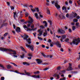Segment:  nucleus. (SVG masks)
I'll use <instances>...</instances> for the list:
<instances>
[{
    "label": "nucleus",
    "mask_w": 80,
    "mask_h": 80,
    "mask_svg": "<svg viewBox=\"0 0 80 80\" xmlns=\"http://www.w3.org/2000/svg\"><path fill=\"white\" fill-rule=\"evenodd\" d=\"M0 50L2 52H13V53H9L11 55H17V52L15 51L12 50L10 49H6L3 48H0Z\"/></svg>",
    "instance_id": "1"
},
{
    "label": "nucleus",
    "mask_w": 80,
    "mask_h": 80,
    "mask_svg": "<svg viewBox=\"0 0 80 80\" xmlns=\"http://www.w3.org/2000/svg\"><path fill=\"white\" fill-rule=\"evenodd\" d=\"M23 27L24 29H26V30H35L37 29V28H34V25H31V27L32 29L29 28L28 27H27L26 25H24L23 26Z\"/></svg>",
    "instance_id": "2"
},
{
    "label": "nucleus",
    "mask_w": 80,
    "mask_h": 80,
    "mask_svg": "<svg viewBox=\"0 0 80 80\" xmlns=\"http://www.w3.org/2000/svg\"><path fill=\"white\" fill-rule=\"evenodd\" d=\"M58 1H56L55 2L53 1L52 2V4L53 5L55 3V6L57 9H59L60 8V6L58 4Z\"/></svg>",
    "instance_id": "3"
},
{
    "label": "nucleus",
    "mask_w": 80,
    "mask_h": 80,
    "mask_svg": "<svg viewBox=\"0 0 80 80\" xmlns=\"http://www.w3.org/2000/svg\"><path fill=\"white\" fill-rule=\"evenodd\" d=\"M80 40L78 41V39H74L72 41L73 44L76 45H78V43H80Z\"/></svg>",
    "instance_id": "4"
},
{
    "label": "nucleus",
    "mask_w": 80,
    "mask_h": 80,
    "mask_svg": "<svg viewBox=\"0 0 80 80\" xmlns=\"http://www.w3.org/2000/svg\"><path fill=\"white\" fill-rule=\"evenodd\" d=\"M26 46L28 48H30L32 52H33V46L29 45L27 44H26Z\"/></svg>",
    "instance_id": "5"
},
{
    "label": "nucleus",
    "mask_w": 80,
    "mask_h": 80,
    "mask_svg": "<svg viewBox=\"0 0 80 80\" xmlns=\"http://www.w3.org/2000/svg\"><path fill=\"white\" fill-rule=\"evenodd\" d=\"M19 13V12L17 13L16 12H13L14 18L15 19L16 18V17H17V18H18V16L20 15H19L18 14V13Z\"/></svg>",
    "instance_id": "6"
},
{
    "label": "nucleus",
    "mask_w": 80,
    "mask_h": 80,
    "mask_svg": "<svg viewBox=\"0 0 80 80\" xmlns=\"http://www.w3.org/2000/svg\"><path fill=\"white\" fill-rule=\"evenodd\" d=\"M48 22H49V23H50V30H53L54 29V27H53V26L52 25V21L50 20L48 21Z\"/></svg>",
    "instance_id": "7"
},
{
    "label": "nucleus",
    "mask_w": 80,
    "mask_h": 80,
    "mask_svg": "<svg viewBox=\"0 0 80 80\" xmlns=\"http://www.w3.org/2000/svg\"><path fill=\"white\" fill-rule=\"evenodd\" d=\"M57 32L59 34H64L65 33L64 30H58Z\"/></svg>",
    "instance_id": "8"
},
{
    "label": "nucleus",
    "mask_w": 80,
    "mask_h": 80,
    "mask_svg": "<svg viewBox=\"0 0 80 80\" xmlns=\"http://www.w3.org/2000/svg\"><path fill=\"white\" fill-rule=\"evenodd\" d=\"M29 19H30V21L28 22V23H32L33 22V19L30 16L29 17Z\"/></svg>",
    "instance_id": "9"
},
{
    "label": "nucleus",
    "mask_w": 80,
    "mask_h": 80,
    "mask_svg": "<svg viewBox=\"0 0 80 80\" xmlns=\"http://www.w3.org/2000/svg\"><path fill=\"white\" fill-rule=\"evenodd\" d=\"M55 44L56 45H57V46H58V47H59V48H61L62 47L61 46V44H60V43H59V42L58 41L56 42H55Z\"/></svg>",
    "instance_id": "10"
},
{
    "label": "nucleus",
    "mask_w": 80,
    "mask_h": 80,
    "mask_svg": "<svg viewBox=\"0 0 80 80\" xmlns=\"http://www.w3.org/2000/svg\"><path fill=\"white\" fill-rule=\"evenodd\" d=\"M8 24V23H3L1 25V28H2L3 26H4V27H7V26Z\"/></svg>",
    "instance_id": "11"
},
{
    "label": "nucleus",
    "mask_w": 80,
    "mask_h": 80,
    "mask_svg": "<svg viewBox=\"0 0 80 80\" xmlns=\"http://www.w3.org/2000/svg\"><path fill=\"white\" fill-rule=\"evenodd\" d=\"M36 61L37 62V63H38V64H40V63H42V61L40 60L39 59H37Z\"/></svg>",
    "instance_id": "12"
},
{
    "label": "nucleus",
    "mask_w": 80,
    "mask_h": 80,
    "mask_svg": "<svg viewBox=\"0 0 80 80\" xmlns=\"http://www.w3.org/2000/svg\"><path fill=\"white\" fill-rule=\"evenodd\" d=\"M22 51L23 52H24L25 53H27V51L25 50V49H24V48L22 46H21L20 47Z\"/></svg>",
    "instance_id": "13"
},
{
    "label": "nucleus",
    "mask_w": 80,
    "mask_h": 80,
    "mask_svg": "<svg viewBox=\"0 0 80 80\" xmlns=\"http://www.w3.org/2000/svg\"><path fill=\"white\" fill-rule=\"evenodd\" d=\"M73 68L72 67H69L67 69V71H70L71 70H72Z\"/></svg>",
    "instance_id": "14"
},
{
    "label": "nucleus",
    "mask_w": 80,
    "mask_h": 80,
    "mask_svg": "<svg viewBox=\"0 0 80 80\" xmlns=\"http://www.w3.org/2000/svg\"><path fill=\"white\" fill-rule=\"evenodd\" d=\"M23 65H28L29 66V65H30V64L27 62H23Z\"/></svg>",
    "instance_id": "15"
},
{
    "label": "nucleus",
    "mask_w": 80,
    "mask_h": 80,
    "mask_svg": "<svg viewBox=\"0 0 80 80\" xmlns=\"http://www.w3.org/2000/svg\"><path fill=\"white\" fill-rule=\"evenodd\" d=\"M47 13L48 14V15H50V9H48V8H47Z\"/></svg>",
    "instance_id": "16"
},
{
    "label": "nucleus",
    "mask_w": 80,
    "mask_h": 80,
    "mask_svg": "<svg viewBox=\"0 0 80 80\" xmlns=\"http://www.w3.org/2000/svg\"><path fill=\"white\" fill-rule=\"evenodd\" d=\"M40 29L38 30H42L41 29H44L45 28V27L43 26V25L40 26Z\"/></svg>",
    "instance_id": "17"
},
{
    "label": "nucleus",
    "mask_w": 80,
    "mask_h": 80,
    "mask_svg": "<svg viewBox=\"0 0 80 80\" xmlns=\"http://www.w3.org/2000/svg\"><path fill=\"white\" fill-rule=\"evenodd\" d=\"M41 54L42 55V56L43 57H49V56L48 55H45L44 53H41Z\"/></svg>",
    "instance_id": "18"
},
{
    "label": "nucleus",
    "mask_w": 80,
    "mask_h": 80,
    "mask_svg": "<svg viewBox=\"0 0 80 80\" xmlns=\"http://www.w3.org/2000/svg\"><path fill=\"white\" fill-rule=\"evenodd\" d=\"M38 32H39L40 35H42L43 34V31H41V30H38Z\"/></svg>",
    "instance_id": "19"
},
{
    "label": "nucleus",
    "mask_w": 80,
    "mask_h": 80,
    "mask_svg": "<svg viewBox=\"0 0 80 80\" xmlns=\"http://www.w3.org/2000/svg\"><path fill=\"white\" fill-rule=\"evenodd\" d=\"M71 73H72V74H77V73H78V72L77 71H72Z\"/></svg>",
    "instance_id": "20"
},
{
    "label": "nucleus",
    "mask_w": 80,
    "mask_h": 80,
    "mask_svg": "<svg viewBox=\"0 0 80 80\" xmlns=\"http://www.w3.org/2000/svg\"><path fill=\"white\" fill-rule=\"evenodd\" d=\"M11 67H12V66L10 65L7 66V68L8 69H10V68H11Z\"/></svg>",
    "instance_id": "21"
},
{
    "label": "nucleus",
    "mask_w": 80,
    "mask_h": 80,
    "mask_svg": "<svg viewBox=\"0 0 80 80\" xmlns=\"http://www.w3.org/2000/svg\"><path fill=\"white\" fill-rule=\"evenodd\" d=\"M66 38V36L65 35H63L62 36V37H61V39H65Z\"/></svg>",
    "instance_id": "22"
},
{
    "label": "nucleus",
    "mask_w": 80,
    "mask_h": 80,
    "mask_svg": "<svg viewBox=\"0 0 80 80\" xmlns=\"http://www.w3.org/2000/svg\"><path fill=\"white\" fill-rule=\"evenodd\" d=\"M42 35L43 36H44V37H45V36H47V32H44L43 33V34Z\"/></svg>",
    "instance_id": "23"
},
{
    "label": "nucleus",
    "mask_w": 80,
    "mask_h": 80,
    "mask_svg": "<svg viewBox=\"0 0 80 80\" xmlns=\"http://www.w3.org/2000/svg\"><path fill=\"white\" fill-rule=\"evenodd\" d=\"M11 63V64H12V65H13L15 67H18V65H17L16 64L14 63Z\"/></svg>",
    "instance_id": "24"
},
{
    "label": "nucleus",
    "mask_w": 80,
    "mask_h": 80,
    "mask_svg": "<svg viewBox=\"0 0 80 80\" xmlns=\"http://www.w3.org/2000/svg\"><path fill=\"white\" fill-rule=\"evenodd\" d=\"M15 30H20V28L19 27H17L15 29Z\"/></svg>",
    "instance_id": "25"
},
{
    "label": "nucleus",
    "mask_w": 80,
    "mask_h": 80,
    "mask_svg": "<svg viewBox=\"0 0 80 80\" xmlns=\"http://www.w3.org/2000/svg\"><path fill=\"white\" fill-rule=\"evenodd\" d=\"M40 73V72H39V71H38L37 72H34V73L35 74H38V73Z\"/></svg>",
    "instance_id": "26"
},
{
    "label": "nucleus",
    "mask_w": 80,
    "mask_h": 80,
    "mask_svg": "<svg viewBox=\"0 0 80 80\" xmlns=\"http://www.w3.org/2000/svg\"><path fill=\"white\" fill-rule=\"evenodd\" d=\"M35 15L37 18L38 19V14L37 13H35Z\"/></svg>",
    "instance_id": "27"
},
{
    "label": "nucleus",
    "mask_w": 80,
    "mask_h": 80,
    "mask_svg": "<svg viewBox=\"0 0 80 80\" xmlns=\"http://www.w3.org/2000/svg\"><path fill=\"white\" fill-rule=\"evenodd\" d=\"M25 56V54H23L22 55L20 56L21 58H24V57Z\"/></svg>",
    "instance_id": "28"
},
{
    "label": "nucleus",
    "mask_w": 80,
    "mask_h": 80,
    "mask_svg": "<svg viewBox=\"0 0 80 80\" xmlns=\"http://www.w3.org/2000/svg\"><path fill=\"white\" fill-rule=\"evenodd\" d=\"M73 21L74 22H78V20L76 19H74L73 20Z\"/></svg>",
    "instance_id": "29"
},
{
    "label": "nucleus",
    "mask_w": 80,
    "mask_h": 80,
    "mask_svg": "<svg viewBox=\"0 0 80 80\" xmlns=\"http://www.w3.org/2000/svg\"><path fill=\"white\" fill-rule=\"evenodd\" d=\"M62 10H67V8L64 7H63L62 8Z\"/></svg>",
    "instance_id": "30"
},
{
    "label": "nucleus",
    "mask_w": 80,
    "mask_h": 80,
    "mask_svg": "<svg viewBox=\"0 0 80 80\" xmlns=\"http://www.w3.org/2000/svg\"><path fill=\"white\" fill-rule=\"evenodd\" d=\"M59 80H66V78L63 77V78H61L60 79H59Z\"/></svg>",
    "instance_id": "31"
},
{
    "label": "nucleus",
    "mask_w": 80,
    "mask_h": 80,
    "mask_svg": "<svg viewBox=\"0 0 80 80\" xmlns=\"http://www.w3.org/2000/svg\"><path fill=\"white\" fill-rule=\"evenodd\" d=\"M35 9H36V10H37V12H39V11H40L39 10V9L38 8H35Z\"/></svg>",
    "instance_id": "32"
},
{
    "label": "nucleus",
    "mask_w": 80,
    "mask_h": 80,
    "mask_svg": "<svg viewBox=\"0 0 80 80\" xmlns=\"http://www.w3.org/2000/svg\"><path fill=\"white\" fill-rule=\"evenodd\" d=\"M23 6L24 7H28V6L27 5V4H24Z\"/></svg>",
    "instance_id": "33"
},
{
    "label": "nucleus",
    "mask_w": 80,
    "mask_h": 80,
    "mask_svg": "<svg viewBox=\"0 0 80 80\" xmlns=\"http://www.w3.org/2000/svg\"><path fill=\"white\" fill-rule=\"evenodd\" d=\"M26 75H27V76H29L30 75V73L29 72H27L26 74Z\"/></svg>",
    "instance_id": "34"
},
{
    "label": "nucleus",
    "mask_w": 80,
    "mask_h": 80,
    "mask_svg": "<svg viewBox=\"0 0 80 80\" xmlns=\"http://www.w3.org/2000/svg\"><path fill=\"white\" fill-rule=\"evenodd\" d=\"M0 67H1V68H3V69H4V68H4L3 66L1 64H0Z\"/></svg>",
    "instance_id": "35"
},
{
    "label": "nucleus",
    "mask_w": 80,
    "mask_h": 80,
    "mask_svg": "<svg viewBox=\"0 0 80 80\" xmlns=\"http://www.w3.org/2000/svg\"><path fill=\"white\" fill-rule=\"evenodd\" d=\"M68 41H69V39L68 38H67L65 39V42H68Z\"/></svg>",
    "instance_id": "36"
},
{
    "label": "nucleus",
    "mask_w": 80,
    "mask_h": 80,
    "mask_svg": "<svg viewBox=\"0 0 80 80\" xmlns=\"http://www.w3.org/2000/svg\"><path fill=\"white\" fill-rule=\"evenodd\" d=\"M31 10L32 12H34L36 11V10L35 9H31Z\"/></svg>",
    "instance_id": "37"
},
{
    "label": "nucleus",
    "mask_w": 80,
    "mask_h": 80,
    "mask_svg": "<svg viewBox=\"0 0 80 80\" xmlns=\"http://www.w3.org/2000/svg\"><path fill=\"white\" fill-rule=\"evenodd\" d=\"M16 32H17L18 33H20V32H21V33L22 32L21 30H16Z\"/></svg>",
    "instance_id": "38"
},
{
    "label": "nucleus",
    "mask_w": 80,
    "mask_h": 80,
    "mask_svg": "<svg viewBox=\"0 0 80 80\" xmlns=\"http://www.w3.org/2000/svg\"><path fill=\"white\" fill-rule=\"evenodd\" d=\"M57 75H57V74L55 73L53 75V77H57Z\"/></svg>",
    "instance_id": "39"
},
{
    "label": "nucleus",
    "mask_w": 80,
    "mask_h": 80,
    "mask_svg": "<svg viewBox=\"0 0 80 80\" xmlns=\"http://www.w3.org/2000/svg\"><path fill=\"white\" fill-rule=\"evenodd\" d=\"M1 80H5V78L3 77H1Z\"/></svg>",
    "instance_id": "40"
},
{
    "label": "nucleus",
    "mask_w": 80,
    "mask_h": 80,
    "mask_svg": "<svg viewBox=\"0 0 80 80\" xmlns=\"http://www.w3.org/2000/svg\"><path fill=\"white\" fill-rule=\"evenodd\" d=\"M21 22H25V19H21L20 20Z\"/></svg>",
    "instance_id": "41"
},
{
    "label": "nucleus",
    "mask_w": 80,
    "mask_h": 80,
    "mask_svg": "<svg viewBox=\"0 0 80 80\" xmlns=\"http://www.w3.org/2000/svg\"><path fill=\"white\" fill-rule=\"evenodd\" d=\"M7 35H8V32L5 33L4 34V37H6V36H7Z\"/></svg>",
    "instance_id": "42"
},
{
    "label": "nucleus",
    "mask_w": 80,
    "mask_h": 80,
    "mask_svg": "<svg viewBox=\"0 0 80 80\" xmlns=\"http://www.w3.org/2000/svg\"><path fill=\"white\" fill-rule=\"evenodd\" d=\"M36 78H40V75L36 76Z\"/></svg>",
    "instance_id": "43"
},
{
    "label": "nucleus",
    "mask_w": 80,
    "mask_h": 80,
    "mask_svg": "<svg viewBox=\"0 0 80 80\" xmlns=\"http://www.w3.org/2000/svg\"><path fill=\"white\" fill-rule=\"evenodd\" d=\"M27 38L26 37H24V38H23V39H24V40H27V38Z\"/></svg>",
    "instance_id": "44"
},
{
    "label": "nucleus",
    "mask_w": 80,
    "mask_h": 80,
    "mask_svg": "<svg viewBox=\"0 0 80 80\" xmlns=\"http://www.w3.org/2000/svg\"><path fill=\"white\" fill-rule=\"evenodd\" d=\"M48 43H50L51 42H52V40H51V39H49L48 40Z\"/></svg>",
    "instance_id": "45"
},
{
    "label": "nucleus",
    "mask_w": 80,
    "mask_h": 80,
    "mask_svg": "<svg viewBox=\"0 0 80 80\" xmlns=\"http://www.w3.org/2000/svg\"><path fill=\"white\" fill-rule=\"evenodd\" d=\"M10 7L11 10H14V7L13 6H11Z\"/></svg>",
    "instance_id": "46"
},
{
    "label": "nucleus",
    "mask_w": 80,
    "mask_h": 80,
    "mask_svg": "<svg viewBox=\"0 0 80 80\" xmlns=\"http://www.w3.org/2000/svg\"><path fill=\"white\" fill-rule=\"evenodd\" d=\"M66 17L67 18H68L69 17V14L68 13H67L66 15Z\"/></svg>",
    "instance_id": "47"
},
{
    "label": "nucleus",
    "mask_w": 80,
    "mask_h": 80,
    "mask_svg": "<svg viewBox=\"0 0 80 80\" xmlns=\"http://www.w3.org/2000/svg\"><path fill=\"white\" fill-rule=\"evenodd\" d=\"M72 30H75V27L73 26L72 27Z\"/></svg>",
    "instance_id": "48"
},
{
    "label": "nucleus",
    "mask_w": 80,
    "mask_h": 80,
    "mask_svg": "<svg viewBox=\"0 0 80 80\" xmlns=\"http://www.w3.org/2000/svg\"><path fill=\"white\" fill-rule=\"evenodd\" d=\"M27 42H28L29 41H31V39L30 38H29V39H27Z\"/></svg>",
    "instance_id": "49"
},
{
    "label": "nucleus",
    "mask_w": 80,
    "mask_h": 80,
    "mask_svg": "<svg viewBox=\"0 0 80 80\" xmlns=\"http://www.w3.org/2000/svg\"><path fill=\"white\" fill-rule=\"evenodd\" d=\"M69 3H70V4H71L72 3V1L70 0H69Z\"/></svg>",
    "instance_id": "50"
},
{
    "label": "nucleus",
    "mask_w": 80,
    "mask_h": 80,
    "mask_svg": "<svg viewBox=\"0 0 80 80\" xmlns=\"http://www.w3.org/2000/svg\"><path fill=\"white\" fill-rule=\"evenodd\" d=\"M24 37H27V38H28V36L26 35V34H24Z\"/></svg>",
    "instance_id": "51"
},
{
    "label": "nucleus",
    "mask_w": 80,
    "mask_h": 80,
    "mask_svg": "<svg viewBox=\"0 0 80 80\" xmlns=\"http://www.w3.org/2000/svg\"><path fill=\"white\" fill-rule=\"evenodd\" d=\"M31 24H28V25H27V26H28L27 27H28H28H31Z\"/></svg>",
    "instance_id": "52"
},
{
    "label": "nucleus",
    "mask_w": 80,
    "mask_h": 80,
    "mask_svg": "<svg viewBox=\"0 0 80 80\" xmlns=\"http://www.w3.org/2000/svg\"><path fill=\"white\" fill-rule=\"evenodd\" d=\"M28 33H32V30H27Z\"/></svg>",
    "instance_id": "53"
},
{
    "label": "nucleus",
    "mask_w": 80,
    "mask_h": 80,
    "mask_svg": "<svg viewBox=\"0 0 80 80\" xmlns=\"http://www.w3.org/2000/svg\"><path fill=\"white\" fill-rule=\"evenodd\" d=\"M36 32H34L33 33L34 37H36Z\"/></svg>",
    "instance_id": "54"
},
{
    "label": "nucleus",
    "mask_w": 80,
    "mask_h": 80,
    "mask_svg": "<svg viewBox=\"0 0 80 80\" xmlns=\"http://www.w3.org/2000/svg\"><path fill=\"white\" fill-rule=\"evenodd\" d=\"M77 16V13H75L74 14V17H76Z\"/></svg>",
    "instance_id": "55"
},
{
    "label": "nucleus",
    "mask_w": 80,
    "mask_h": 80,
    "mask_svg": "<svg viewBox=\"0 0 80 80\" xmlns=\"http://www.w3.org/2000/svg\"><path fill=\"white\" fill-rule=\"evenodd\" d=\"M76 18H77V19H79V18H80V16H78L76 17Z\"/></svg>",
    "instance_id": "56"
},
{
    "label": "nucleus",
    "mask_w": 80,
    "mask_h": 80,
    "mask_svg": "<svg viewBox=\"0 0 80 80\" xmlns=\"http://www.w3.org/2000/svg\"><path fill=\"white\" fill-rule=\"evenodd\" d=\"M22 11H21V12H19V15L20 16H21L22 15Z\"/></svg>",
    "instance_id": "57"
},
{
    "label": "nucleus",
    "mask_w": 80,
    "mask_h": 80,
    "mask_svg": "<svg viewBox=\"0 0 80 80\" xmlns=\"http://www.w3.org/2000/svg\"><path fill=\"white\" fill-rule=\"evenodd\" d=\"M28 56L29 57H33L32 54L30 53L28 54Z\"/></svg>",
    "instance_id": "58"
},
{
    "label": "nucleus",
    "mask_w": 80,
    "mask_h": 80,
    "mask_svg": "<svg viewBox=\"0 0 80 80\" xmlns=\"http://www.w3.org/2000/svg\"><path fill=\"white\" fill-rule=\"evenodd\" d=\"M47 70H48V68H46L43 70L44 71Z\"/></svg>",
    "instance_id": "59"
},
{
    "label": "nucleus",
    "mask_w": 80,
    "mask_h": 80,
    "mask_svg": "<svg viewBox=\"0 0 80 80\" xmlns=\"http://www.w3.org/2000/svg\"><path fill=\"white\" fill-rule=\"evenodd\" d=\"M68 77H69V78H71V77H72V75L71 74L68 75Z\"/></svg>",
    "instance_id": "60"
},
{
    "label": "nucleus",
    "mask_w": 80,
    "mask_h": 80,
    "mask_svg": "<svg viewBox=\"0 0 80 80\" xmlns=\"http://www.w3.org/2000/svg\"><path fill=\"white\" fill-rule=\"evenodd\" d=\"M61 72H62V73H63L65 72V70H62L61 71Z\"/></svg>",
    "instance_id": "61"
},
{
    "label": "nucleus",
    "mask_w": 80,
    "mask_h": 80,
    "mask_svg": "<svg viewBox=\"0 0 80 80\" xmlns=\"http://www.w3.org/2000/svg\"><path fill=\"white\" fill-rule=\"evenodd\" d=\"M79 24V23L77 22L76 23V26H78V24Z\"/></svg>",
    "instance_id": "62"
},
{
    "label": "nucleus",
    "mask_w": 80,
    "mask_h": 80,
    "mask_svg": "<svg viewBox=\"0 0 80 80\" xmlns=\"http://www.w3.org/2000/svg\"><path fill=\"white\" fill-rule=\"evenodd\" d=\"M42 48H45V46L44 45H42Z\"/></svg>",
    "instance_id": "63"
},
{
    "label": "nucleus",
    "mask_w": 80,
    "mask_h": 80,
    "mask_svg": "<svg viewBox=\"0 0 80 80\" xmlns=\"http://www.w3.org/2000/svg\"><path fill=\"white\" fill-rule=\"evenodd\" d=\"M77 2L78 3V5H80V1H77Z\"/></svg>",
    "instance_id": "64"
}]
</instances>
